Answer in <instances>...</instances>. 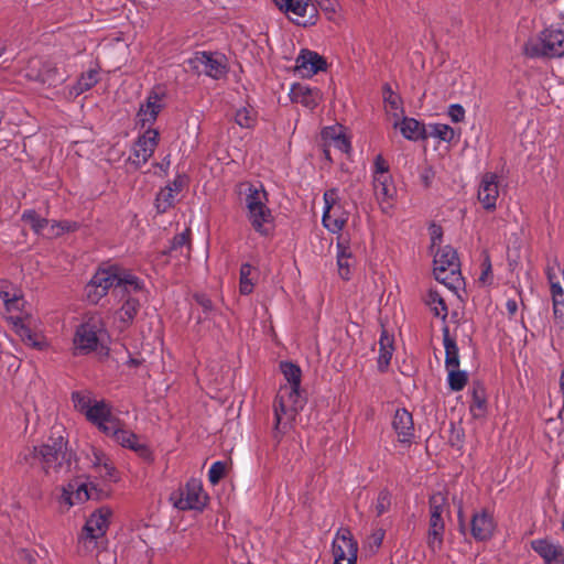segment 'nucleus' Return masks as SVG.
Listing matches in <instances>:
<instances>
[{
	"label": "nucleus",
	"instance_id": "46",
	"mask_svg": "<svg viewBox=\"0 0 564 564\" xmlns=\"http://www.w3.org/2000/svg\"><path fill=\"white\" fill-rule=\"evenodd\" d=\"M430 135L445 142H451L455 138V131L447 124L434 123L430 126Z\"/></svg>",
	"mask_w": 564,
	"mask_h": 564
},
{
	"label": "nucleus",
	"instance_id": "36",
	"mask_svg": "<svg viewBox=\"0 0 564 564\" xmlns=\"http://www.w3.org/2000/svg\"><path fill=\"white\" fill-rule=\"evenodd\" d=\"M445 524L443 519L436 516L430 517L426 543L429 549L436 553L442 549L444 539Z\"/></svg>",
	"mask_w": 564,
	"mask_h": 564
},
{
	"label": "nucleus",
	"instance_id": "1",
	"mask_svg": "<svg viewBox=\"0 0 564 564\" xmlns=\"http://www.w3.org/2000/svg\"><path fill=\"white\" fill-rule=\"evenodd\" d=\"M280 369L286 383L280 387L273 404V437L278 442L293 429L295 419L304 405V400L300 392L302 373L300 367L284 361L280 364Z\"/></svg>",
	"mask_w": 564,
	"mask_h": 564
},
{
	"label": "nucleus",
	"instance_id": "16",
	"mask_svg": "<svg viewBox=\"0 0 564 564\" xmlns=\"http://www.w3.org/2000/svg\"><path fill=\"white\" fill-rule=\"evenodd\" d=\"M105 435L112 438L120 446L133 451L144 459H148L151 456V452L147 444L141 442L137 434L127 430L121 420H119L117 424H115Z\"/></svg>",
	"mask_w": 564,
	"mask_h": 564
},
{
	"label": "nucleus",
	"instance_id": "54",
	"mask_svg": "<svg viewBox=\"0 0 564 564\" xmlns=\"http://www.w3.org/2000/svg\"><path fill=\"white\" fill-rule=\"evenodd\" d=\"M18 295H20L19 292L8 281H0V299L3 301V304Z\"/></svg>",
	"mask_w": 564,
	"mask_h": 564
},
{
	"label": "nucleus",
	"instance_id": "6",
	"mask_svg": "<svg viewBox=\"0 0 564 564\" xmlns=\"http://www.w3.org/2000/svg\"><path fill=\"white\" fill-rule=\"evenodd\" d=\"M372 188L381 210L389 214L394 206L398 191L389 164L381 155H377L373 162Z\"/></svg>",
	"mask_w": 564,
	"mask_h": 564
},
{
	"label": "nucleus",
	"instance_id": "32",
	"mask_svg": "<svg viewBox=\"0 0 564 564\" xmlns=\"http://www.w3.org/2000/svg\"><path fill=\"white\" fill-rule=\"evenodd\" d=\"M291 98L294 102L301 104L308 109H314L321 101V93L318 89L297 84L291 89Z\"/></svg>",
	"mask_w": 564,
	"mask_h": 564
},
{
	"label": "nucleus",
	"instance_id": "63",
	"mask_svg": "<svg viewBox=\"0 0 564 564\" xmlns=\"http://www.w3.org/2000/svg\"><path fill=\"white\" fill-rule=\"evenodd\" d=\"M560 388H561V392H562V397H563V408H564V370L562 371L561 377H560Z\"/></svg>",
	"mask_w": 564,
	"mask_h": 564
},
{
	"label": "nucleus",
	"instance_id": "38",
	"mask_svg": "<svg viewBox=\"0 0 564 564\" xmlns=\"http://www.w3.org/2000/svg\"><path fill=\"white\" fill-rule=\"evenodd\" d=\"M99 80L98 69L90 68L86 73H83L77 83L70 88V97H77L84 91L90 89Z\"/></svg>",
	"mask_w": 564,
	"mask_h": 564
},
{
	"label": "nucleus",
	"instance_id": "43",
	"mask_svg": "<svg viewBox=\"0 0 564 564\" xmlns=\"http://www.w3.org/2000/svg\"><path fill=\"white\" fill-rule=\"evenodd\" d=\"M22 220L31 227V229L36 234L43 237V232L45 230V226L47 225V219L41 217L33 209L24 210L22 214Z\"/></svg>",
	"mask_w": 564,
	"mask_h": 564
},
{
	"label": "nucleus",
	"instance_id": "37",
	"mask_svg": "<svg viewBox=\"0 0 564 564\" xmlns=\"http://www.w3.org/2000/svg\"><path fill=\"white\" fill-rule=\"evenodd\" d=\"M394 351L393 337L386 329L382 330L379 340L378 367L381 371L386 370L391 361Z\"/></svg>",
	"mask_w": 564,
	"mask_h": 564
},
{
	"label": "nucleus",
	"instance_id": "53",
	"mask_svg": "<svg viewBox=\"0 0 564 564\" xmlns=\"http://www.w3.org/2000/svg\"><path fill=\"white\" fill-rule=\"evenodd\" d=\"M391 505V497L388 491H381L379 492L376 503H375V510L377 516L383 514Z\"/></svg>",
	"mask_w": 564,
	"mask_h": 564
},
{
	"label": "nucleus",
	"instance_id": "39",
	"mask_svg": "<svg viewBox=\"0 0 564 564\" xmlns=\"http://www.w3.org/2000/svg\"><path fill=\"white\" fill-rule=\"evenodd\" d=\"M383 98L384 109L391 122L393 120L400 119L404 113L401 98L397 94L391 91L389 88L384 90Z\"/></svg>",
	"mask_w": 564,
	"mask_h": 564
},
{
	"label": "nucleus",
	"instance_id": "60",
	"mask_svg": "<svg viewBox=\"0 0 564 564\" xmlns=\"http://www.w3.org/2000/svg\"><path fill=\"white\" fill-rule=\"evenodd\" d=\"M484 265H485V269L482 270V272L479 276V281L484 284H488L491 282V279H490L491 267H490V263H488V262H485Z\"/></svg>",
	"mask_w": 564,
	"mask_h": 564
},
{
	"label": "nucleus",
	"instance_id": "13",
	"mask_svg": "<svg viewBox=\"0 0 564 564\" xmlns=\"http://www.w3.org/2000/svg\"><path fill=\"white\" fill-rule=\"evenodd\" d=\"M333 564H357L358 542L354 539L351 532L346 528H340L332 542Z\"/></svg>",
	"mask_w": 564,
	"mask_h": 564
},
{
	"label": "nucleus",
	"instance_id": "15",
	"mask_svg": "<svg viewBox=\"0 0 564 564\" xmlns=\"http://www.w3.org/2000/svg\"><path fill=\"white\" fill-rule=\"evenodd\" d=\"M89 468L102 482H117L119 473L110 457L100 448L91 446L86 454Z\"/></svg>",
	"mask_w": 564,
	"mask_h": 564
},
{
	"label": "nucleus",
	"instance_id": "61",
	"mask_svg": "<svg viewBox=\"0 0 564 564\" xmlns=\"http://www.w3.org/2000/svg\"><path fill=\"white\" fill-rule=\"evenodd\" d=\"M509 315H514L518 311V303L516 300H508L506 303Z\"/></svg>",
	"mask_w": 564,
	"mask_h": 564
},
{
	"label": "nucleus",
	"instance_id": "44",
	"mask_svg": "<svg viewBox=\"0 0 564 564\" xmlns=\"http://www.w3.org/2000/svg\"><path fill=\"white\" fill-rule=\"evenodd\" d=\"M76 228L75 223L69 221H48L45 226V230L43 232L44 238H56L63 235L66 231H72Z\"/></svg>",
	"mask_w": 564,
	"mask_h": 564
},
{
	"label": "nucleus",
	"instance_id": "22",
	"mask_svg": "<svg viewBox=\"0 0 564 564\" xmlns=\"http://www.w3.org/2000/svg\"><path fill=\"white\" fill-rule=\"evenodd\" d=\"M163 93L153 90L149 94L145 102L140 105L137 113V122L142 127L151 126L164 107Z\"/></svg>",
	"mask_w": 564,
	"mask_h": 564
},
{
	"label": "nucleus",
	"instance_id": "33",
	"mask_svg": "<svg viewBox=\"0 0 564 564\" xmlns=\"http://www.w3.org/2000/svg\"><path fill=\"white\" fill-rule=\"evenodd\" d=\"M393 429L400 442L405 443L413 436L412 415L405 409H398L393 417Z\"/></svg>",
	"mask_w": 564,
	"mask_h": 564
},
{
	"label": "nucleus",
	"instance_id": "56",
	"mask_svg": "<svg viewBox=\"0 0 564 564\" xmlns=\"http://www.w3.org/2000/svg\"><path fill=\"white\" fill-rule=\"evenodd\" d=\"M430 236H431V248L434 250L435 247H437L442 241V229L437 225H432L430 227Z\"/></svg>",
	"mask_w": 564,
	"mask_h": 564
},
{
	"label": "nucleus",
	"instance_id": "4",
	"mask_svg": "<svg viewBox=\"0 0 564 564\" xmlns=\"http://www.w3.org/2000/svg\"><path fill=\"white\" fill-rule=\"evenodd\" d=\"M523 51L529 57H563L564 22L553 24L530 37L525 42Z\"/></svg>",
	"mask_w": 564,
	"mask_h": 564
},
{
	"label": "nucleus",
	"instance_id": "19",
	"mask_svg": "<svg viewBox=\"0 0 564 564\" xmlns=\"http://www.w3.org/2000/svg\"><path fill=\"white\" fill-rule=\"evenodd\" d=\"M91 498V491L83 479L76 478L62 487L58 498L61 508L68 510L74 506L82 505Z\"/></svg>",
	"mask_w": 564,
	"mask_h": 564
},
{
	"label": "nucleus",
	"instance_id": "29",
	"mask_svg": "<svg viewBox=\"0 0 564 564\" xmlns=\"http://www.w3.org/2000/svg\"><path fill=\"white\" fill-rule=\"evenodd\" d=\"M246 212L268 207V194L262 184L241 185Z\"/></svg>",
	"mask_w": 564,
	"mask_h": 564
},
{
	"label": "nucleus",
	"instance_id": "25",
	"mask_svg": "<svg viewBox=\"0 0 564 564\" xmlns=\"http://www.w3.org/2000/svg\"><path fill=\"white\" fill-rule=\"evenodd\" d=\"M497 528L494 516L487 510H479L474 513L470 521L471 535L477 541H487L492 538Z\"/></svg>",
	"mask_w": 564,
	"mask_h": 564
},
{
	"label": "nucleus",
	"instance_id": "40",
	"mask_svg": "<svg viewBox=\"0 0 564 564\" xmlns=\"http://www.w3.org/2000/svg\"><path fill=\"white\" fill-rule=\"evenodd\" d=\"M444 348H445V367L446 370L459 368V354L458 347L453 338H451L448 330L444 332Z\"/></svg>",
	"mask_w": 564,
	"mask_h": 564
},
{
	"label": "nucleus",
	"instance_id": "30",
	"mask_svg": "<svg viewBox=\"0 0 564 564\" xmlns=\"http://www.w3.org/2000/svg\"><path fill=\"white\" fill-rule=\"evenodd\" d=\"M392 127L399 129L401 134L410 141H419L426 137L424 124L414 118L402 116L392 121Z\"/></svg>",
	"mask_w": 564,
	"mask_h": 564
},
{
	"label": "nucleus",
	"instance_id": "50",
	"mask_svg": "<svg viewBox=\"0 0 564 564\" xmlns=\"http://www.w3.org/2000/svg\"><path fill=\"white\" fill-rule=\"evenodd\" d=\"M445 497L442 494L433 495L430 499V517L436 516L438 519H443Z\"/></svg>",
	"mask_w": 564,
	"mask_h": 564
},
{
	"label": "nucleus",
	"instance_id": "3",
	"mask_svg": "<svg viewBox=\"0 0 564 564\" xmlns=\"http://www.w3.org/2000/svg\"><path fill=\"white\" fill-rule=\"evenodd\" d=\"M72 402L75 410L86 420L106 434L120 420L112 406L104 399L96 398L88 390L74 391Z\"/></svg>",
	"mask_w": 564,
	"mask_h": 564
},
{
	"label": "nucleus",
	"instance_id": "23",
	"mask_svg": "<svg viewBox=\"0 0 564 564\" xmlns=\"http://www.w3.org/2000/svg\"><path fill=\"white\" fill-rule=\"evenodd\" d=\"M322 139L325 147L324 152L327 158H329L332 148L338 150L340 153H348L350 151V141L346 135L345 128L340 124L324 128Z\"/></svg>",
	"mask_w": 564,
	"mask_h": 564
},
{
	"label": "nucleus",
	"instance_id": "48",
	"mask_svg": "<svg viewBox=\"0 0 564 564\" xmlns=\"http://www.w3.org/2000/svg\"><path fill=\"white\" fill-rule=\"evenodd\" d=\"M469 409H470V413L474 417H482L485 415L486 400L477 391H475L473 394V400H471Z\"/></svg>",
	"mask_w": 564,
	"mask_h": 564
},
{
	"label": "nucleus",
	"instance_id": "58",
	"mask_svg": "<svg viewBox=\"0 0 564 564\" xmlns=\"http://www.w3.org/2000/svg\"><path fill=\"white\" fill-rule=\"evenodd\" d=\"M384 531L382 529H377L372 532L369 538V543L373 547H379L383 541Z\"/></svg>",
	"mask_w": 564,
	"mask_h": 564
},
{
	"label": "nucleus",
	"instance_id": "2",
	"mask_svg": "<svg viewBox=\"0 0 564 564\" xmlns=\"http://www.w3.org/2000/svg\"><path fill=\"white\" fill-rule=\"evenodd\" d=\"M8 321L21 340L37 350H46L50 341L42 333L41 319L33 314L21 295L13 296L4 303Z\"/></svg>",
	"mask_w": 564,
	"mask_h": 564
},
{
	"label": "nucleus",
	"instance_id": "34",
	"mask_svg": "<svg viewBox=\"0 0 564 564\" xmlns=\"http://www.w3.org/2000/svg\"><path fill=\"white\" fill-rule=\"evenodd\" d=\"M547 278L551 284L554 317L560 326L564 327V289L558 281H555L556 275L551 270H547Z\"/></svg>",
	"mask_w": 564,
	"mask_h": 564
},
{
	"label": "nucleus",
	"instance_id": "31",
	"mask_svg": "<svg viewBox=\"0 0 564 564\" xmlns=\"http://www.w3.org/2000/svg\"><path fill=\"white\" fill-rule=\"evenodd\" d=\"M184 180L177 176L172 183L160 191L155 199V206L159 213L166 212L173 206L176 195L181 192Z\"/></svg>",
	"mask_w": 564,
	"mask_h": 564
},
{
	"label": "nucleus",
	"instance_id": "17",
	"mask_svg": "<svg viewBox=\"0 0 564 564\" xmlns=\"http://www.w3.org/2000/svg\"><path fill=\"white\" fill-rule=\"evenodd\" d=\"M143 285L140 282V289L134 291L132 288H128L124 295H118L123 300L121 307L115 313L113 324L120 330L124 329L134 318L139 306L142 294Z\"/></svg>",
	"mask_w": 564,
	"mask_h": 564
},
{
	"label": "nucleus",
	"instance_id": "20",
	"mask_svg": "<svg viewBox=\"0 0 564 564\" xmlns=\"http://www.w3.org/2000/svg\"><path fill=\"white\" fill-rule=\"evenodd\" d=\"M336 249L338 274L341 279L349 280L356 264V259L351 250L350 236L348 234L337 236Z\"/></svg>",
	"mask_w": 564,
	"mask_h": 564
},
{
	"label": "nucleus",
	"instance_id": "52",
	"mask_svg": "<svg viewBox=\"0 0 564 564\" xmlns=\"http://www.w3.org/2000/svg\"><path fill=\"white\" fill-rule=\"evenodd\" d=\"M85 293L87 299L93 303H97L102 296L107 294V292L104 291L102 288H99L97 283H94L93 279L86 285Z\"/></svg>",
	"mask_w": 564,
	"mask_h": 564
},
{
	"label": "nucleus",
	"instance_id": "18",
	"mask_svg": "<svg viewBox=\"0 0 564 564\" xmlns=\"http://www.w3.org/2000/svg\"><path fill=\"white\" fill-rule=\"evenodd\" d=\"M159 132L155 129H147L142 135L135 141L129 155V161L135 167H140L154 153L158 145Z\"/></svg>",
	"mask_w": 564,
	"mask_h": 564
},
{
	"label": "nucleus",
	"instance_id": "7",
	"mask_svg": "<svg viewBox=\"0 0 564 564\" xmlns=\"http://www.w3.org/2000/svg\"><path fill=\"white\" fill-rule=\"evenodd\" d=\"M107 338L105 325L99 315H89L78 325L74 336L77 354H88L104 346Z\"/></svg>",
	"mask_w": 564,
	"mask_h": 564
},
{
	"label": "nucleus",
	"instance_id": "62",
	"mask_svg": "<svg viewBox=\"0 0 564 564\" xmlns=\"http://www.w3.org/2000/svg\"><path fill=\"white\" fill-rule=\"evenodd\" d=\"M21 556L29 563L32 564L34 562V556L30 551L22 550Z\"/></svg>",
	"mask_w": 564,
	"mask_h": 564
},
{
	"label": "nucleus",
	"instance_id": "27",
	"mask_svg": "<svg viewBox=\"0 0 564 564\" xmlns=\"http://www.w3.org/2000/svg\"><path fill=\"white\" fill-rule=\"evenodd\" d=\"M24 72V76L31 80L47 84L48 86L56 84V68L48 63H42L39 58H32Z\"/></svg>",
	"mask_w": 564,
	"mask_h": 564
},
{
	"label": "nucleus",
	"instance_id": "12",
	"mask_svg": "<svg viewBox=\"0 0 564 564\" xmlns=\"http://www.w3.org/2000/svg\"><path fill=\"white\" fill-rule=\"evenodd\" d=\"M433 272L435 279L442 283L454 281L460 273V263L457 252L449 246L440 248L434 254Z\"/></svg>",
	"mask_w": 564,
	"mask_h": 564
},
{
	"label": "nucleus",
	"instance_id": "51",
	"mask_svg": "<svg viewBox=\"0 0 564 564\" xmlns=\"http://www.w3.org/2000/svg\"><path fill=\"white\" fill-rule=\"evenodd\" d=\"M226 473V464L218 460L212 464L208 470V480L210 484L216 485Z\"/></svg>",
	"mask_w": 564,
	"mask_h": 564
},
{
	"label": "nucleus",
	"instance_id": "41",
	"mask_svg": "<svg viewBox=\"0 0 564 564\" xmlns=\"http://www.w3.org/2000/svg\"><path fill=\"white\" fill-rule=\"evenodd\" d=\"M257 111L253 107L246 105L236 110L235 121L245 129H252L257 123Z\"/></svg>",
	"mask_w": 564,
	"mask_h": 564
},
{
	"label": "nucleus",
	"instance_id": "24",
	"mask_svg": "<svg viewBox=\"0 0 564 564\" xmlns=\"http://www.w3.org/2000/svg\"><path fill=\"white\" fill-rule=\"evenodd\" d=\"M326 66L325 59L316 52L302 50L295 59V72L301 77H312Z\"/></svg>",
	"mask_w": 564,
	"mask_h": 564
},
{
	"label": "nucleus",
	"instance_id": "14",
	"mask_svg": "<svg viewBox=\"0 0 564 564\" xmlns=\"http://www.w3.org/2000/svg\"><path fill=\"white\" fill-rule=\"evenodd\" d=\"M189 69L197 74H205L214 79H219L226 74L224 57L219 54L196 52L185 61Z\"/></svg>",
	"mask_w": 564,
	"mask_h": 564
},
{
	"label": "nucleus",
	"instance_id": "47",
	"mask_svg": "<svg viewBox=\"0 0 564 564\" xmlns=\"http://www.w3.org/2000/svg\"><path fill=\"white\" fill-rule=\"evenodd\" d=\"M189 545L191 541L188 540L186 532L181 531L173 534L170 550L175 552H184L189 547Z\"/></svg>",
	"mask_w": 564,
	"mask_h": 564
},
{
	"label": "nucleus",
	"instance_id": "28",
	"mask_svg": "<svg viewBox=\"0 0 564 564\" xmlns=\"http://www.w3.org/2000/svg\"><path fill=\"white\" fill-rule=\"evenodd\" d=\"M251 227L261 236H269L274 229V216L269 207L246 212Z\"/></svg>",
	"mask_w": 564,
	"mask_h": 564
},
{
	"label": "nucleus",
	"instance_id": "59",
	"mask_svg": "<svg viewBox=\"0 0 564 564\" xmlns=\"http://www.w3.org/2000/svg\"><path fill=\"white\" fill-rule=\"evenodd\" d=\"M188 243V232L184 231L174 237L172 242V249L182 248L183 246Z\"/></svg>",
	"mask_w": 564,
	"mask_h": 564
},
{
	"label": "nucleus",
	"instance_id": "55",
	"mask_svg": "<svg viewBox=\"0 0 564 564\" xmlns=\"http://www.w3.org/2000/svg\"><path fill=\"white\" fill-rule=\"evenodd\" d=\"M448 117L453 122H462L465 119V109L459 104H453L448 107Z\"/></svg>",
	"mask_w": 564,
	"mask_h": 564
},
{
	"label": "nucleus",
	"instance_id": "10",
	"mask_svg": "<svg viewBox=\"0 0 564 564\" xmlns=\"http://www.w3.org/2000/svg\"><path fill=\"white\" fill-rule=\"evenodd\" d=\"M91 279L106 292L113 288L116 295H124L128 288H132L134 291L140 289V280L137 276L129 273H119L118 269L113 267L98 270Z\"/></svg>",
	"mask_w": 564,
	"mask_h": 564
},
{
	"label": "nucleus",
	"instance_id": "21",
	"mask_svg": "<svg viewBox=\"0 0 564 564\" xmlns=\"http://www.w3.org/2000/svg\"><path fill=\"white\" fill-rule=\"evenodd\" d=\"M532 550L543 560V564H564V546L551 539L531 541Z\"/></svg>",
	"mask_w": 564,
	"mask_h": 564
},
{
	"label": "nucleus",
	"instance_id": "42",
	"mask_svg": "<svg viewBox=\"0 0 564 564\" xmlns=\"http://www.w3.org/2000/svg\"><path fill=\"white\" fill-rule=\"evenodd\" d=\"M425 301L427 306L431 308V311L434 313L436 317H440L442 319L446 318L447 306L438 292L433 290L429 291Z\"/></svg>",
	"mask_w": 564,
	"mask_h": 564
},
{
	"label": "nucleus",
	"instance_id": "5",
	"mask_svg": "<svg viewBox=\"0 0 564 564\" xmlns=\"http://www.w3.org/2000/svg\"><path fill=\"white\" fill-rule=\"evenodd\" d=\"M112 518V510L107 506L96 509L86 520L78 536V551L83 554L93 553L99 541L106 535Z\"/></svg>",
	"mask_w": 564,
	"mask_h": 564
},
{
	"label": "nucleus",
	"instance_id": "11",
	"mask_svg": "<svg viewBox=\"0 0 564 564\" xmlns=\"http://www.w3.org/2000/svg\"><path fill=\"white\" fill-rule=\"evenodd\" d=\"M173 506L180 510H203L208 496L203 489L202 481L189 479L186 485L171 495Z\"/></svg>",
	"mask_w": 564,
	"mask_h": 564
},
{
	"label": "nucleus",
	"instance_id": "9",
	"mask_svg": "<svg viewBox=\"0 0 564 564\" xmlns=\"http://www.w3.org/2000/svg\"><path fill=\"white\" fill-rule=\"evenodd\" d=\"M349 218V213L339 202L338 191L330 188L324 194V210L322 223L324 227L332 234L338 236L343 232L345 225Z\"/></svg>",
	"mask_w": 564,
	"mask_h": 564
},
{
	"label": "nucleus",
	"instance_id": "26",
	"mask_svg": "<svg viewBox=\"0 0 564 564\" xmlns=\"http://www.w3.org/2000/svg\"><path fill=\"white\" fill-rule=\"evenodd\" d=\"M499 197V182L498 176L494 173H486L479 183L478 199L482 207L488 210L496 208V203Z\"/></svg>",
	"mask_w": 564,
	"mask_h": 564
},
{
	"label": "nucleus",
	"instance_id": "35",
	"mask_svg": "<svg viewBox=\"0 0 564 564\" xmlns=\"http://www.w3.org/2000/svg\"><path fill=\"white\" fill-rule=\"evenodd\" d=\"M274 4L292 21L299 22L310 8V0H273Z\"/></svg>",
	"mask_w": 564,
	"mask_h": 564
},
{
	"label": "nucleus",
	"instance_id": "64",
	"mask_svg": "<svg viewBox=\"0 0 564 564\" xmlns=\"http://www.w3.org/2000/svg\"><path fill=\"white\" fill-rule=\"evenodd\" d=\"M202 305L204 306V308H209L210 307V301L209 300H204L202 301Z\"/></svg>",
	"mask_w": 564,
	"mask_h": 564
},
{
	"label": "nucleus",
	"instance_id": "45",
	"mask_svg": "<svg viewBox=\"0 0 564 564\" xmlns=\"http://www.w3.org/2000/svg\"><path fill=\"white\" fill-rule=\"evenodd\" d=\"M447 383L452 391H460L465 388L468 377L466 371L459 370V368L447 370Z\"/></svg>",
	"mask_w": 564,
	"mask_h": 564
},
{
	"label": "nucleus",
	"instance_id": "57",
	"mask_svg": "<svg viewBox=\"0 0 564 564\" xmlns=\"http://www.w3.org/2000/svg\"><path fill=\"white\" fill-rule=\"evenodd\" d=\"M316 2L321 7V9L327 14H335L337 12V0H317Z\"/></svg>",
	"mask_w": 564,
	"mask_h": 564
},
{
	"label": "nucleus",
	"instance_id": "8",
	"mask_svg": "<svg viewBox=\"0 0 564 564\" xmlns=\"http://www.w3.org/2000/svg\"><path fill=\"white\" fill-rule=\"evenodd\" d=\"M34 452L41 460L45 473H68L72 462L70 455L66 451V442L63 436L52 440V443L43 444Z\"/></svg>",
	"mask_w": 564,
	"mask_h": 564
},
{
	"label": "nucleus",
	"instance_id": "49",
	"mask_svg": "<svg viewBox=\"0 0 564 564\" xmlns=\"http://www.w3.org/2000/svg\"><path fill=\"white\" fill-rule=\"evenodd\" d=\"M252 268L250 264H243L240 269V292L242 294H249L252 292L253 283L250 280Z\"/></svg>",
	"mask_w": 564,
	"mask_h": 564
}]
</instances>
